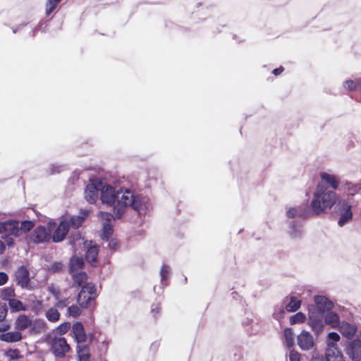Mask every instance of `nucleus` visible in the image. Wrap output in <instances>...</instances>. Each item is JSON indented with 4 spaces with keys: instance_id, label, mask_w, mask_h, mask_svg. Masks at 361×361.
<instances>
[{
    "instance_id": "obj_1",
    "label": "nucleus",
    "mask_w": 361,
    "mask_h": 361,
    "mask_svg": "<svg viewBox=\"0 0 361 361\" xmlns=\"http://www.w3.org/2000/svg\"><path fill=\"white\" fill-rule=\"evenodd\" d=\"M99 188L102 202L113 207L116 218H121L128 207L139 214H145L150 209L149 200L147 197L134 195L128 189L116 190L113 186L99 180Z\"/></svg>"
},
{
    "instance_id": "obj_2",
    "label": "nucleus",
    "mask_w": 361,
    "mask_h": 361,
    "mask_svg": "<svg viewBox=\"0 0 361 361\" xmlns=\"http://www.w3.org/2000/svg\"><path fill=\"white\" fill-rule=\"evenodd\" d=\"M312 212L316 215L325 213L334 206L341 212L338 221L339 226H342L352 219L353 212L351 204L348 200H341L337 193L329 190L323 183H318L313 192V197L310 203Z\"/></svg>"
},
{
    "instance_id": "obj_3",
    "label": "nucleus",
    "mask_w": 361,
    "mask_h": 361,
    "mask_svg": "<svg viewBox=\"0 0 361 361\" xmlns=\"http://www.w3.org/2000/svg\"><path fill=\"white\" fill-rule=\"evenodd\" d=\"M44 341L50 345L51 351L56 357H62L65 356L70 350V347L64 338L54 336L52 334H48Z\"/></svg>"
},
{
    "instance_id": "obj_4",
    "label": "nucleus",
    "mask_w": 361,
    "mask_h": 361,
    "mask_svg": "<svg viewBox=\"0 0 361 361\" xmlns=\"http://www.w3.org/2000/svg\"><path fill=\"white\" fill-rule=\"evenodd\" d=\"M70 242L75 248L83 244L86 250V260L92 264L96 262L99 249L95 243H93L92 241H84L83 238H80V236H77L75 239L73 237L70 239Z\"/></svg>"
},
{
    "instance_id": "obj_5",
    "label": "nucleus",
    "mask_w": 361,
    "mask_h": 361,
    "mask_svg": "<svg viewBox=\"0 0 361 361\" xmlns=\"http://www.w3.org/2000/svg\"><path fill=\"white\" fill-rule=\"evenodd\" d=\"M54 224L49 223L47 228L39 226L35 228L28 238V241L33 243H42L49 241L51 238V230Z\"/></svg>"
},
{
    "instance_id": "obj_6",
    "label": "nucleus",
    "mask_w": 361,
    "mask_h": 361,
    "mask_svg": "<svg viewBox=\"0 0 361 361\" xmlns=\"http://www.w3.org/2000/svg\"><path fill=\"white\" fill-rule=\"evenodd\" d=\"M97 296L96 288L92 283H86L82 287L81 290L78 293V302L80 307L85 308L88 303L94 300Z\"/></svg>"
},
{
    "instance_id": "obj_7",
    "label": "nucleus",
    "mask_w": 361,
    "mask_h": 361,
    "mask_svg": "<svg viewBox=\"0 0 361 361\" xmlns=\"http://www.w3.org/2000/svg\"><path fill=\"white\" fill-rule=\"evenodd\" d=\"M308 316V324L312 329L317 334L322 332L324 326V321L321 313L309 308Z\"/></svg>"
},
{
    "instance_id": "obj_8",
    "label": "nucleus",
    "mask_w": 361,
    "mask_h": 361,
    "mask_svg": "<svg viewBox=\"0 0 361 361\" xmlns=\"http://www.w3.org/2000/svg\"><path fill=\"white\" fill-rule=\"evenodd\" d=\"M297 342L298 346L302 350H310L314 346L313 336L305 330L302 331L297 336Z\"/></svg>"
},
{
    "instance_id": "obj_9",
    "label": "nucleus",
    "mask_w": 361,
    "mask_h": 361,
    "mask_svg": "<svg viewBox=\"0 0 361 361\" xmlns=\"http://www.w3.org/2000/svg\"><path fill=\"white\" fill-rule=\"evenodd\" d=\"M1 228L2 233H5L6 235H13L16 238L20 236L19 223L17 221L8 220L1 222Z\"/></svg>"
},
{
    "instance_id": "obj_10",
    "label": "nucleus",
    "mask_w": 361,
    "mask_h": 361,
    "mask_svg": "<svg viewBox=\"0 0 361 361\" xmlns=\"http://www.w3.org/2000/svg\"><path fill=\"white\" fill-rule=\"evenodd\" d=\"M307 205L300 204L294 207H290L286 209V216L288 218H305L309 214Z\"/></svg>"
},
{
    "instance_id": "obj_11",
    "label": "nucleus",
    "mask_w": 361,
    "mask_h": 361,
    "mask_svg": "<svg viewBox=\"0 0 361 361\" xmlns=\"http://www.w3.org/2000/svg\"><path fill=\"white\" fill-rule=\"evenodd\" d=\"M99 180L87 185L85 190V198L89 203H94L98 198Z\"/></svg>"
},
{
    "instance_id": "obj_12",
    "label": "nucleus",
    "mask_w": 361,
    "mask_h": 361,
    "mask_svg": "<svg viewBox=\"0 0 361 361\" xmlns=\"http://www.w3.org/2000/svg\"><path fill=\"white\" fill-rule=\"evenodd\" d=\"M318 312L324 313L330 311L334 307V303L324 295H317L314 298Z\"/></svg>"
},
{
    "instance_id": "obj_13",
    "label": "nucleus",
    "mask_w": 361,
    "mask_h": 361,
    "mask_svg": "<svg viewBox=\"0 0 361 361\" xmlns=\"http://www.w3.org/2000/svg\"><path fill=\"white\" fill-rule=\"evenodd\" d=\"M319 176L322 181V183L328 185L334 190L338 189L340 186V180L337 176L327 172H322Z\"/></svg>"
},
{
    "instance_id": "obj_14",
    "label": "nucleus",
    "mask_w": 361,
    "mask_h": 361,
    "mask_svg": "<svg viewBox=\"0 0 361 361\" xmlns=\"http://www.w3.org/2000/svg\"><path fill=\"white\" fill-rule=\"evenodd\" d=\"M32 324L31 317L24 314H19L14 322V327L19 331L30 328Z\"/></svg>"
},
{
    "instance_id": "obj_15",
    "label": "nucleus",
    "mask_w": 361,
    "mask_h": 361,
    "mask_svg": "<svg viewBox=\"0 0 361 361\" xmlns=\"http://www.w3.org/2000/svg\"><path fill=\"white\" fill-rule=\"evenodd\" d=\"M16 278L18 284L20 285L22 288H29V271L25 267H20V268L18 269V270L16 272Z\"/></svg>"
},
{
    "instance_id": "obj_16",
    "label": "nucleus",
    "mask_w": 361,
    "mask_h": 361,
    "mask_svg": "<svg viewBox=\"0 0 361 361\" xmlns=\"http://www.w3.org/2000/svg\"><path fill=\"white\" fill-rule=\"evenodd\" d=\"M68 230L69 223L67 221H62L52 235L53 241L58 243L63 240Z\"/></svg>"
},
{
    "instance_id": "obj_17",
    "label": "nucleus",
    "mask_w": 361,
    "mask_h": 361,
    "mask_svg": "<svg viewBox=\"0 0 361 361\" xmlns=\"http://www.w3.org/2000/svg\"><path fill=\"white\" fill-rule=\"evenodd\" d=\"M326 358L327 361H344L341 352L336 345L330 344V347H326Z\"/></svg>"
},
{
    "instance_id": "obj_18",
    "label": "nucleus",
    "mask_w": 361,
    "mask_h": 361,
    "mask_svg": "<svg viewBox=\"0 0 361 361\" xmlns=\"http://www.w3.org/2000/svg\"><path fill=\"white\" fill-rule=\"evenodd\" d=\"M324 324L333 329H337L340 324V318L337 313L328 311L324 316Z\"/></svg>"
},
{
    "instance_id": "obj_19",
    "label": "nucleus",
    "mask_w": 361,
    "mask_h": 361,
    "mask_svg": "<svg viewBox=\"0 0 361 361\" xmlns=\"http://www.w3.org/2000/svg\"><path fill=\"white\" fill-rule=\"evenodd\" d=\"M23 336L20 331H8L0 335V340L6 343H16L21 341Z\"/></svg>"
},
{
    "instance_id": "obj_20",
    "label": "nucleus",
    "mask_w": 361,
    "mask_h": 361,
    "mask_svg": "<svg viewBox=\"0 0 361 361\" xmlns=\"http://www.w3.org/2000/svg\"><path fill=\"white\" fill-rule=\"evenodd\" d=\"M47 329V324L44 319H36L32 320V324L30 326V332L33 334H39L46 331Z\"/></svg>"
},
{
    "instance_id": "obj_21",
    "label": "nucleus",
    "mask_w": 361,
    "mask_h": 361,
    "mask_svg": "<svg viewBox=\"0 0 361 361\" xmlns=\"http://www.w3.org/2000/svg\"><path fill=\"white\" fill-rule=\"evenodd\" d=\"M73 333L78 343H84L86 341V334L82 323L77 322L73 326Z\"/></svg>"
},
{
    "instance_id": "obj_22",
    "label": "nucleus",
    "mask_w": 361,
    "mask_h": 361,
    "mask_svg": "<svg viewBox=\"0 0 361 361\" xmlns=\"http://www.w3.org/2000/svg\"><path fill=\"white\" fill-rule=\"evenodd\" d=\"M338 329L344 336L348 338L353 337L356 332V329L354 326L345 322L340 323Z\"/></svg>"
},
{
    "instance_id": "obj_23",
    "label": "nucleus",
    "mask_w": 361,
    "mask_h": 361,
    "mask_svg": "<svg viewBox=\"0 0 361 361\" xmlns=\"http://www.w3.org/2000/svg\"><path fill=\"white\" fill-rule=\"evenodd\" d=\"M343 191L348 197L353 196L355 194L358 192L360 190L361 186L360 184L353 183L349 181H345L343 185Z\"/></svg>"
},
{
    "instance_id": "obj_24",
    "label": "nucleus",
    "mask_w": 361,
    "mask_h": 361,
    "mask_svg": "<svg viewBox=\"0 0 361 361\" xmlns=\"http://www.w3.org/2000/svg\"><path fill=\"white\" fill-rule=\"evenodd\" d=\"M348 353L353 359L361 358V338L353 341L351 344L350 352Z\"/></svg>"
},
{
    "instance_id": "obj_25",
    "label": "nucleus",
    "mask_w": 361,
    "mask_h": 361,
    "mask_svg": "<svg viewBox=\"0 0 361 361\" xmlns=\"http://www.w3.org/2000/svg\"><path fill=\"white\" fill-rule=\"evenodd\" d=\"M301 305V300L295 296L289 298V302L286 305V310L289 312L297 311Z\"/></svg>"
},
{
    "instance_id": "obj_26",
    "label": "nucleus",
    "mask_w": 361,
    "mask_h": 361,
    "mask_svg": "<svg viewBox=\"0 0 361 361\" xmlns=\"http://www.w3.org/2000/svg\"><path fill=\"white\" fill-rule=\"evenodd\" d=\"M87 216V212H81L79 215L71 217L69 225L74 228H78L84 221L85 218Z\"/></svg>"
},
{
    "instance_id": "obj_27",
    "label": "nucleus",
    "mask_w": 361,
    "mask_h": 361,
    "mask_svg": "<svg viewBox=\"0 0 361 361\" xmlns=\"http://www.w3.org/2000/svg\"><path fill=\"white\" fill-rule=\"evenodd\" d=\"M84 264L82 258L74 256L70 262V271L71 273L78 271Z\"/></svg>"
},
{
    "instance_id": "obj_28",
    "label": "nucleus",
    "mask_w": 361,
    "mask_h": 361,
    "mask_svg": "<svg viewBox=\"0 0 361 361\" xmlns=\"http://www.w3.org/2000/svg\"><path fill=\"white\" fill-rule=\"evenodd\" d=\"M8 305L11 312L25 311L27 310V306L25 305L19 300L15 298L9 300Z\"/></svg>"
},
{
    "instance_id": "obj_29",
    "label": "nucleus",
    "mask_w": 361,
    "mask_h": 361,
    "mask_svg": "<svg viewBox=\"0 0 361 361\" xmlns=\"http://www.w3.org/2000/svg\"><path fill=\"white\" fill-rule=\"evenodd\" d=\"M45 317L50 322H56L60 319V313L56 307L49 308L45 312Z\"/></svg>"
},
{
    "instance_id": "obj_30",
    "label": "nucleus",
    "mask_w": 361,
    "mask_h": 361,
    "mask_svg": "<svg viewBox=\"0 0 361 361\" xmlns=\"http://www.w3.org/2000/svg\"><path fill=\"white\" fill-rule=\"evenodd\" d=\"M71 274L73 275L74 281L77 283L79 286H81L82 287L84 285L87 283L86 281L87 279V276L85 272L75 271Z\"/></svg>"
},
{
    "instance_id": "obj_31",
    "label": "nucleus",
    "mask_w": 361,
    "mask_h": 361,
    "mask_svg": "<svg viewBox=\"0 0 361 361\" xmlns=\"http://www.w3.org/2000/svg\"><path fill=\"white\" fill-rule=\"evenodd\" d=\"M78 355L80 361H87L90 357L89 348L84 345H79L78 347Z\"/></svg>"
},
{
    "instance_id": "obj_32",
    "label": "nucleus",
    "mask_w": 361,
    "mask_h": 361,
    "mask_svg": "<svg viewBox=\"0 0 361 361\" xmlns=\"http://www.w3.org/2000/svg\"><path fill=\"white\" fill-rule=\"evenodd\" d=\"M285 343L287 347L290 348L294 345V334L291 329L284 330Z\"/></svg>"
},
{
    "instance_id": "obj_33",
    "label": "nucleus",
    "mask_w": 361,
    "mask_h": 361,
    "mask_svg": "<svg viewBox=\"0 0 361 361\" xmlns=\"http://www.w3.org/2000/svg\"><path fill=\"white\" fill-rule=\"evenodd\" d=\"M306 316L302 312H298L290 317V324H302L306 321Z\"/></svg>"
},
{
    "instance_id": "obj_34",
    "label": "nucleus",
    "mask_w": 361,
    "mask_h": 361,
    "mask_svg": "<svg viewBox=\"0 0 361 361\" xmlns=\"http://www.w3.org/2000/svg\"><path fill=\"white\" fill-rule=\"evenodd\" d=\"M340 336L336 332H330L326 338V346L330 347V344L332 345H336L337 346V342L340 341Z\"/></svg>"
},
{
    "instance_id": "obj_35",
    "label": "nucleus",
    "mask_w": 361,
    "mask_h": 361,
    "mask_svg": "<svg viewBox=\"0 0 361 361\" xmlns=\"http://www.w3.org/2000/svg\"><path fill=\"white\" fill-rule=\"evenodd\" d=\"M15 292L14 289L11 287H8L2 290L1 297L4 300L9 302L10 300L14 298Z\"/></svg>"
},
{
    "instance_id": "obj_36",
    "label": "nucleus",
    "mask_w": 361,
    "mask_h": 361,
    "mask_svg": "<svg viewBox=\"0 0 361 361\" xmlns=\"http://www.w3.org/2000/svg\"><path fill=\"white\" fill-rule=\"evenodd\" d=\"M81 307L77 305H71L68 307L67 314L74 318L78 317L82 313Z\"/></svg>"
},
{
    "instance_id": "obj_37",
    "label": "nucleus",
    "mask_w": 361,
    "mask_h": 361,
    "mask_svg": "<svg viewBox=\"0 0 361 361\" xmlns=\"http://www.w3.org/2000/svg\"><path fill=\"white\" fill-rule=\"evenodd\" d=\"M289 234L293 238H300L302 235V229L300 226L291 224Z\"/></svg>"
},
{
    "instance_id": "obj_38",
    "label": "nucleus",
    "mask_w": 361,
    "mask_h": 361,
    "mask_svg": "<svg viewBox=\"0 0 361 361\" xmlns=\"http://www.w3.org/2000/svg\"><path fill=\"white\" fill-rule=\"evenodd\" d=\"M102 225L103 230L102 238V239L108 240L112 233V224H106L105 222H104Z\"/></svg>"
},
{
    "instance_id": "obj_39",
    "label": "nucleus",
    "mask_w": 361,
    "mask_h": 361,
    "mask_svg": "<svg viewBox=\"0 0 361 361\" xmlns=\"http://www.w3.org/2000/svg\"><path fill=\"white\" fill-rule=\"evenodd\" d=\"M35 226L33 221H23L20 224L19 229H20V235L23 233H27L30 231Z\"/></svg>"
},
{
    "instance_id": "obj_40",
    "label": "nucleus",
    "mask_w": 361,
    "mask_h": 361,
    "mask_svg": "<svg viewBox=\"0 0 361 361\" xmlns=\"http://www.w3.org/2000/svg\"><path fill=\"white\" fill-rule=\"evenodd\" d=\"M99 218L100 219L102 224L104 222L106 224H112L114 219V217L111 214L104 212H101L99 213Z\"/></svg>"
},
{
    "instance_id": "obj_41",
    "label": "nucleus",
    "mask_w": 361,
    "mask_h": 361,
    "mask_svg": "<svg viewBox=\"0 0 361 361\" xmlns=\"http://www.w3.org/2000/svg\"><path fill=\"white\" fill-rule=\"evenodd\" d=\"M61 0H47L46 4V13L50 15L51 12L56 8L57 5Z\"/></svg>"
},
{
    "instance_id": "obj_42",
    "label": "nucleus",
    "mask_w": 361,
    "mask_h": 361,
    "mask_svg": "<svg viewBox=\"0 0 361 361\" xmlns=\"http://www.w3.org/2000/svg\"><path fill=\"white\" fill-rule=\"evenodd\" d=\"M71 324L68 322H64L60 324L55 330L54 332L56 334L63 335L66 334L70 329Z\"/></svg>"
},
{
    "instance_id": "obj_43",
    "label": "nucleus",
    "mask_w": 361,
    "mask_h": 361,
    "mask_svg": "<svg viewBox=\"0 0 361 361\" xmlns=\"http://www.w3.org/2000/svg\"><path fill=\"white\" fill-rule=\"evenodd\" d=\"M360 85V82L357 80H348L343 83V87L353 91L355 90Z\"/></svg>"
},
{
    "instance_id": "obj_44",
    "label": "nucleus",
    "mask_w": 361,
    "mask_h": 361,
    "mask_svg": "<svg viewBox=\"0 0 361 361\" xmlns=\"http://www.w3.org/2000/svg\"><path fill=\"white\" fill-rule=\"evenodd\" d=\"M5 355L10 360H15L20 357V351L18 349H10L6 352Z\"/></svg>"
},
{
    "instance_id": "obj_45",
    "label": "nucleus",
    "mask_w": 361,
    "mask_h": 361,
    "mask_svg": "<svg viewBox=\"0 0 361 361\" xmlns=\"http://www.w3.org/2000/svg\"><path fill=\"white\" fill-rule=\"evenodd\" d=\"M170 267L168 265L164 264L160 270V275H161V282H164V280H166L169 274H170Z\"/></svg>"
},
{
    "instance_id": "obj_46",
    "label": "nucleus",
    "mask_w": 361,
    "mask_h": 361,
    "mask_svg": "<svg viewBox=\"0 0 361 361\" xmlns=\"http://www.w3.org/2000/svg\"><path fill=\"white\" fill-rule=\"evenodd\" d=\"M290 361H300V355L294 350H291L289 354Z\"/></svg>"
},
{
    "instance_id": "obj_47",
    "label": "nucleus",
    "mask_w": 361,
    "mask_h": 361,
    "mask_svg": "<svg viewBox=\"0 0 361 361\" xmlns=\"http://www.w3.org/2000/svg\"><path fill=\"white\" fill-rule=\"evenodd\" d=\"M70 304V301L68 298L59 300L56 304V308L63 309L65 307L68 306Z\"/></svg>"
},
{
    "instance_id": "obj_48",
    "label": "nucleus",
    "mask_w": 361,
    "mask_h": 361,
    "mask_svg": "<svg viewBox=\"0 0 361 361\" xmlns=\"http://www.w3.org/2000/svg\"><path fill=\"white\" fill-rule=\"evenodd\" d=\"M7 307L6 305L0 306V322H3L7 315Z\"/></svg>"
},
{
    "instance_id": "obj_49",
    "label": "nucleus",
    "mask_w": 361,
    "mask_h": 361,
    "mask_svg": "<svg viewBox=\"0 0 361 361\" xmlns=\"http://www.w3.org/2000/svg\"><path fill=\"white\" fill-rule=\"evenodd\" d=\"M63 268V264L61 262H55L50 267V270L53 272L61 271Z\"/></svg>"
},
{
    "instance_id": "obj_50",
    "label": "nucleus",
    "mask_w": 361,
    "mask_h": 361,
    "mask_svg": "<svg viewBox=\"0 0 361 361\" xmlns=\"http://www.w3.org/2000/svg\"><path fill=\"white\" fill-rule=\"evenodd\" d=\"M48 290L50 293H51L55 298H59V290L58 288H55L54 286L51 285L48 287Z\"/></svg>"
},
{
    "instance_id": "obj_51",
    "label": "nucleus",
    "mask_w": 361,
    "mask_h": 361,
    "mask_svg": "<svg viewBox=\"0 0 361 361\" xmlns=\"http://www.w3.org/2000/svg\"><path fill=\"white\" fill-rule=\"evenodd\" d=\"M12 236L13 235H7L6 237L4 238L5 240V243H6V245L8 247H11V246L14 245V244H15V242H14Z\"/></svg>"
},
{
    "instance_id": "obj_52",
    "label": "nucleus",
    "mask_w": 361,
    "mask_h": 361,
    "mask_svg": "<svg viewBox=\"0 0 361 361\" xmlns=\"http://www.w3.org/2000/svg\"><path fill=\"white\" fill-rule=\"evenodd\" d=\"M8 279V275L4 272H0V286L4 285Z\"/></svg>"
},
{
    "instance_id": "obj_53",
    "label": "nucleus",
    "mask_w": 361,
    "mask_h": 361,
    "mask_svg": "<svg viewBox=\"0 0 361 361\" xmlns=\"http://www.w3.org/2000/svg\"><path fill=\"white\" fill-rule=\"evenodd\" d=\"M283 314L284 310L282 307L279 308L278 312H274L275 317L279 319L283 317Z\"/></svg>"
},
{
    "instance_id": "obj_54",
    "label": "nucleus",
    "mask_w": 361,
    "mask_h": 361,
    "mask_svg": "<svg viewBox=\"0 0 361 361\" xmlns=\"http://www.w3.org/2000/svg\"><path fill=\"white\" fill-rule=\"evenodd\" d=\"M109 247L111 248V249H113V250H116L118 247V242L116 240H111L109 242Z\"/></svg>"
},
{
    "instance_id": "obj_55",
    "label": "nucleus",
    "mask_w": 361,
    "mask_h": 361,
    "mask_svg": "<svg viewBox=\"0 0 361 361\" xmlns=\"http://www.w3.org/2000/svg\"><path fill=\"white\" fill-rule=\"evenodd\" d=\"M10 326L7 324L2 323L0 324V332H4L6 331L9 329Z\"/></svg>"
},
{
    "instance_id": "obj_56",
    "label": "nucleus",
    "mask_w": 361,
    "mask_h": 361,
    "mask_svg": "<svg viewBox=\"0 0 361 361\" xmlns=\"http://www.w3.org/2000/svg\"><path fill=\"white\" fill-rule=\"evenodd\" d=\"M310 361H322V357L317 354H314L312 355Z\"/></svg>"
},
{
    "instance_id": "obj_57",
    "label": "nucleus",
    "mask_w": 361,
    "mask_h": 361,
    "mask_svg": "<svg viewBox=\"0 0 361 361\" xmlns=\"http://www.w3.org/2000/svg\"><path fill=\"white\" fill-rule=\"evenodd\" d=\"M283 71V68L280 67L279 68H276L273 71V73L275 75H279L280 73H281Z\"/></svg>"
},
{
    "instance_id": "obj_58",
    "label": "nucleus",
    "mask_w": 361,
    "mask_h": 361,
    "mask_svg": "<svg viewBox=\"0 0 361 361\" xmlns=\"http://www.w3.org/2000/svg\"><path fill=\"white\" fill-rule=\"evenodd\" d=\"M5 244L4 242L0 240V254H2L4 251L5 250Z\"/></svg>"
},
{
    "instance_id": "obj_59",
    "label": "nucleus",
    "mask_w": 361,
    "mask_h": 361,
    "mask_svg": "<svg viewBox=\"0 0 361 361\" xmlns=\"http://www.w3.org/2000/svg\"><path fill=\"white\" fill-rule=\"evenodd\" d=\"M159 312V307L158 305L156 306V307L152 309V312L155 315L158 314Z\"/></svg>"
}]
</instances>
